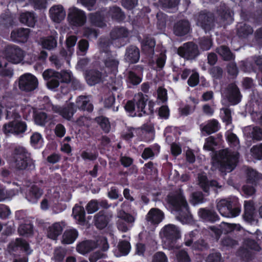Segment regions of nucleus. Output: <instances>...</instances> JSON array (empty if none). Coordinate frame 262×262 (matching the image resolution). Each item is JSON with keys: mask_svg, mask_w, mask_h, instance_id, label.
Listing matches in <instances>:
<instances>
[{"mask_svg": "<svg viewBox=\"0 0 262 262\" xmlns=\"http://www.w3.org/2000/svg\"><path fill=\"white\" fill-rule=\"evenodd\" d=\"M118 248L122 255H126L129 252L131 246L129 242L123 240L119 243Z\"/></svg>", "mask_w": 262, "mask_h": 262, "instance_id": "obj_53", "label": "nucleus"}, {"mask_svg": "<svg viewBox=\"0 0 262 262\" xmlns=\"http://www.w3.org/2000/svg\"><path fill=\"white\" fill-rule=\"evenodd\" d=\"M128 35V30L123 27H115L110 32V37L112 40L127 38Z\"/></svg>", "mask_w": 262, "mask_h": 262, "instance_id": "obj_35", "label": "nucleus"}, {"mask_svg": "<svg viewBox=\"0 0 262 262\" xmlns=\"http://www.w3.org/2000/svg\"><path fill=\"white\" fill-rule=\"evenodd\" d=\"M164 217V213L157 208H151L146 215V220L151 225H157Z\"/></svg>", "mask_w": 262, "mask_h": 262, "instance_id": "obj_20", "label": "nucleus"}, {"mask_svg": "<svg viewBox=\"0 0 262 262\" xmlns=\"http://www.w3.org/2000/svg\"><path fill=\"white\" fill-rule=\"evenodd\" d=\"M199 216L203 220L211 223L219 221L220 217L217 213L211 210L201 208L198 212Z\"/></svg>", "mask_w": 262, "mask_h": 262, "instance_id": "obj_28", "label": "nucleus"}, {"mask_svg": "<svg viewBox=\"0 0 262 262\" xmlns=\"http://www.w3.org/2000/svg\"><path fill=\"white\" fill-rule=\"evenodd\" d=\"M219 171L226 174L227 172H231L236 166L238 161L239 154L224 149L220 150L216 155Z\"/></svg>", "mask_w": 262, "mask_h": 262, "instance_id": "obj_1", "label": "nucleus"}, {"mask_svg": "<svg viewBox=\"0 0 262 262\" xmlns=\"http://www.w3.org/2000/svg\"><path fill=\"white\" fill-rule=\"evenodd\" d=\"M225 94L227 100L232 105H236L241 101L240 91L235 83H231L228 85Z\"/></svg>", "mask_w": 262, "mask_h": 262, "instance_id": "obj_14", "label": "nucleus"}, {"mask_svg": "<svg viewBox=\"0 0 262 262\" xmlns=\"http://www.w3.org/2000/svg\"><path fill=\"white\" fill-rule=\"evenodd\" d=\"M88 83L90 85H94L102 80V73L96 70H90L86 75Z\"/></svg>", "mask_w": 262, "mask_h": 262, "instance_id": "obj_33", "label": "nucleus"}, {"mask_svg": "<svg viewBox=\"0 0 262 262\" xmlns=\"http://www.w3.org/2000/svg\"><path fill=\"white\" fill-rule=\"evenodd\" d=\"M252 157L257 160H262V143L258 145H254L251 148Z\"/></svg>", "mask_w": 262, "mask_h": 262, "instance_id": "obj_56", "label": "nucleus"}, {"mask_svg": "<svg viewBox=\"0 0 262 262\" xmlns=\"http://www.w3.org/2000/svg\"><path fill=\"white\" fill-rule=\"evenodd\" d=\"M75 106L76 111L78 108L81 111H86L89 113L92 112L94 108L93 104L83 96H80L77 98Z\"/></svg>", "mask_w": 262, "mask_h": 262, "instance_id": "obj_29", "label": "nucleus"}, {"mask_svg": "<svg viewBox=\"0 0 262 262\" xmlns=\"http://www.w3.org/2000/svg\"><path fill=\"white\" fill-rule=\"evenodd\" d=\"M157 28L159 30H163L165 29L167 20V15L162 12H159L157 14Z\"/></svg>", "mask_w": 262, "mask_h": 262, "instance_id": "obj_50", "label": "nucleus"}, {"mask_svg": "<svg viewBox=\"0 0 262 262\" xmlns=\"http://www.w3.org/2000/svg\"><path fill=\"white\" fill-rule=\"evenodd\" d=\"M255 207L251 201H245L244 213L243 219L248 223H252L254 222Z\"/></svg>", "mask_w": 262, "mask_h": 262, "instance_id": "obj_25", "label": "nucleus"}, {"mask_svg": "<svg viewBox=\"0 0 262 262\" xmlns=\"http://www.w3.org/2000/svg\"><path fill=\"white\" fill-rule=\"evenodd\" d=\"M94 122L97 124L105 134L110 132L111 125L108 118L103 115L99 116L94 119Z\"/></svg>", "mask_w": 262, "mask_h": 262, "instance_id": "obj_32", "label": "nucleus"}, {"mask_svg": "<svg viewBox=\"0 0 262 262\" xmlns=\"http://www.w3.org/2000/svg\"><path fill=\"white\" fill-rule=\"evenodd\" d=\"M163 242L165 246L169 250L179 249L178 240L181 238V233L179 228L174 225H165L162 229Z\"/></svg>", "mask_w": 262, "mask_h": 262, "instance_id": "obj_3", "label": "nucleus"}, {"mask_svg": "<svg viewBox=\"0 0 262 262\" xmlns=\"http://www.w3.org/2000/svg\"><path fill=\"white\" fill-rule=\"evenodd\" d=\"M125 111L129 114L132 117L138 116L137 112H136L135 102L134 100H128L124 105Z\"/></svg>", "mask_w": 262, "mask_h": 262, "instance_id": "obj_52", "label": "nucleus"}, {"mask_svg": "<svg viewBox=\"0 0 262 262\" xmlns=\"http://www.w3.org/2000/svg\"><path fill=\"white\" fill-rule=\"evenodd\" d=\"M245 246L246 248L257 252H259L261 250V247L257 242L252 238L246 239L245 241Z\"/></svg>", "mask_w": 262, "mask_h": 262, "instance_id": "obj_55", "label": "nucleus"}, {"mask_svg": "<svg viewBox=\"0 0 262 262\" xmlns=\"http://www.w3.org/2000/svg\"><path fill=\"white\" fill-rule=\"evenodd\" d=\"M68 19L71 26L81 27L86 23V16L84 11L74 7L69 10Z\"/></svg>", "mask_w": 262, "mask_h": 262, "instance_id": "obj_9", "label": "nucleus"}, {"mask_svg": "<svg viewBox=\"0 0 262 262\" xmlns=\"http://www.w3.org/2000/svg\"><path fill=\"white\" fill-rule=\"evenodd\" d=\"M15 219L19 221V223L21 224L24 222H28L29 218L28 217L26 211L24 210H18L15 212Z\"/></svg>", "mask_w": 262, "mask_h": 262, "instance_id": "obj_62", "label": "nucleus"}, {"mask_svg": "<svg viewBox=\"0 0 262 262\" xmlns=\"http://www.w3.org/2000/svg\"><path fill=\"white\" fill-rule=\"evenodd\" d=\"M199 184L204 192H209V180L206 176L202 175L199 177Z\"/></svg>", "mask_w": 262, "mask_h": 262, "instance_id": "obj_59", "label": "nucleus"}, {"mask_svg": "<svg viewBox=\"0 0 262 262\" xmlns=\"http://www.w3.org/2000/svg\"><path fill=\"white\" fill-rule=\"evenodd\" d=\"M99 33L98 29L90 27H85L83 28L82 35L88 39L97 38Z\"/></svg>", "mask_w": 262, "mask_h": 262, "instance_id": "obj_48", "label": "nucleus"}, {"mask_svg": "<svg viewBox=\"0 0 262 262\" xmlns=\"http://www.w3.org/2000/svg\"><path fill=\"white\" fill-rule=\"evenodd\" d=\"M98 248L103 251L108 250L109 244L106 237H103L96 241L92 239L84 240L77 245L76 250L79 253L85 255Z\"/></svg>", "mask_w": 262, "mask_h": 262, "instance_id": "obj_4", "label": "nucleus"}, {"mask_svg": "<svg viewBox=\"0 0 262 262\" xmlns=\"http://www.w3.org/2000/svg\"><path fill=\"white\" fill-rule=\"evenodd\" d=\"M168 203L178 212V217L181 220L188 219L190 211L186 200L181 191L167 196Z\"/></svg>", "mask_w": 262, "mask_h": 262, "instance_id": "obj_2", "label": "nucleus"}, {"mask_svg": "<svg viewBox=\"0 0 262 262\" xmlns=\"http://www.w3.org/2000/svg\"><path fill=\"white\" fill-rule=\"evenodd\" d=\"M178 54L187 60H193L200 54L198 46L192 41L184 43L178 50Z\"/></svg>", "mask_w": 262, "mask_h": 262, "instance_id": "obj_8", "label": "nucleus"}, {"mask_svg": "<svg viewBox=\"0 0 262 262\" xmlns=\"http://www.w3.org/2000/svg\"><path fill=\"white\" fill-rule=\"evenodd\" d=\"M60 116L67 120H71L76 112V107L73 102H70L61 110Z\"/></svg>", "mask_w": 262, "mask_h": 262, "instance_id": "obj_37", "label": "nucleus"}, {"mask_svg": "<svg viewBox=\"0 0 262 262\" xmlns=\"http://www.w3.org/2000/svg\"><path fill=\"white\" fill-rule=\"evenodd\" d=\"M18 88L21 92H30L33 91V74L25 73L18 79Z\"/></svg>", "mask_w": 262, "mask_h": 262, "instance_id": "obj_17", "label": "nucleus"}, {"mask_svg": "<svg viewBox=\"0 0 262 262\" xmlns=\"http://www.w3.org/2000/svg\"><path fill=\"white\" fill-rule=\"evenodd\" d=\"M206 262H223V260L220 252H214L208 255Z\"/></svg>", "mask_w": 262, "mask_h": 262, "instance_id": "obj_64", "label": "nucleus"}, {"mask_svg": "<svg viewBox=\"0 0 262 262\" xmlns=\"http://www.w3.org/2000/svg\"><path fill=\"white\" fill-rule=\"evenodd\" d=\"M51 19L55 23H59L64 19L66 11L61 5H55L49 10Z\"/></svg>", "mask_w": 262, "mask_h": 262, "instance_id": "obj_21", "label": "nucleus"}, {"mask_svg": "<svg viewBox=\"0 0 262 262\" xmlns=\"http://www.w3.org/2000/svg\"><path fill=\"white\" fill-rule=\"evenodd\" d=\"M190 29V24L188 20L182 19L177 22L173 27V32L178 36L187 34Z\"/></svg>", "mask_w": 262, "mask_h": 262, "instance_id": "obj_22", "label": "nucleus"}, {"mask_svg": "<svg viewBox=\"0 0 262 262\" xmlns=\"http://www.w3.org/2000/svg\"><path fill=\"white\" fill-rule=\"evenodd\" d=\"M217 52L225 61H231L235 58L234 54L226 46H220L217 49Z\"/></svg>", "mask_w": 262, "mask_h": 262, "instance_id": "obj_40", "label": "nucleus"}, {"mask_svg": "<svg viewBox=\"0 0 262 262\" xmlns=\"http://www.w3.org/2000/svg\"><path fill=\"white\" fill-rule=\"evenodd\" d=\"M247 182L254 186L262 185V174L253 169H249L247 172Z\"/></svg>", "mask_w": 262, "mask_h": 262, "instance_id": "obj_30", "label": "nucleus"}, {"mask_svg": "<svg viewBox=\"0 0 262 262\" xmlns=\"http://www.w3.org/2000/svg\"><path fill=\"white\" fill-rule=\"evenodd\" d=\"M216 145L217 143L215 141V138L213 136H210L205 139L204 149L207 151H213L214 149V146Z\"/></svg>", "mask_w": 262, "mask_h": 262, "instance_id": "obj_58", "label": "nucleus"}, {"mask_svg": "<svg viewBox=\"0 0 262 262\" xmlns=\"http://www.w3.org/2000/svg\"><path fill=\"white\" fill-rule=\"evenodd\" d=\"M89 20L91 25L95 27L103 28L106 26L104 15L101 11L90 13Z\"/></svg>", "mask_w": 262, "mask_h": 262, "instance_id": "obj_23", "label": "nucleus"}, {"mask_svg": "<svg viewBox=\"0 0 262 262\" xmlns=\"http://www.w3.org/2000/svg\"><path fill=\"white\" fill-rule=\"evenodd\" d=\"M30 29L20 28L15 29L12 31L10 37L14 42L25 43L29 38Z\"/></svg>", "mask_w": 262, "mask_h": 262, "instance_id": "obj_18", "label": "nucleus"}, {"mask_svg": "<svg viewBox=\"0 0 262 262\" xmlns=\"http://www.w3.org/2000/svg\"><path fill=\"white\" fill-rule=\"evenodd\" d=\"M199 184L204 192H209V180L206 176L202 175L199 177Z\"/></svg>", "mask_w": 262, "mask_h": 262, "instance_id": "obj_60", "label": "nucleus"}, {"mask_svg": "<svg viewBox=\"0 0 262 262\" xmlns=\"http://www.w3.org/2000/svg\"><path fill=\"white\" fill-rule=\"evenodd\" d=\"M74 218L78 221V224L84 225L85 220V211L83 207L76 205L73 208Z\"/></svg>", "mask_w": 262, "mask_h": 262, "instance_id": "obj_36", "label": "nucleus"}, {"mask_svg": "<svg viewBox=\"0 0 262 262\" xmlns=\"http://www.w3.org/2000/svg\"><path fill=\"white\" fill-rule=\"evenodd\" d=\"M200 82V75L196 71H192V73L190 75L188 80V85L192 88L196 86Z\"/></svg>", "mask_w": 262, "mask_h": 262, "instance_id": "obj_51", "label": "nucleus"}, {"mask_svg": "<svg viewBox=\"0 0 262 262\" xmlns=\"http://www.w3.org/2000/svg\"><path fill=\"white\" fill-rule=\"evenodd\" d=\"M200 127L201 131L208 135L217 132L220 128L219 121L215 119L208 120L205 125L201 124Z\"/></svg>", "mask_w": 262, "mask_h": 262, "instance_id": "obj_27", "label": "nucleus"}, {"mask_svg": "<svg viewBox=\"0 0 262 262\" xmlns=\"http://www.w3.org/2000/svg\"><path fill=\"white\" fill-rule=\"evenodd\" d=\"M11 160L17 169H26L29 164V154L23 147H15L12 153Z\"/></svg>", "mask_w": 262, "mask_h": 262, "instance_id": "obj_7", "label": "nucleus"}, {"mask_svg": "<svg viewBox=\"0 0 262 262\" xmlns=\"http://www.w3.org/2000/svg\"><path fill=\"white\" fill-rule=\"evenodd\" d=\"M86 210L89 214H92L99 209V204L98 200H91L86 206Z\"/></svg>", "mask_w": 262, "mask_h": 262, "instance_id": "obj_61", "label": "nucleus"}, {"mask_svg": "<svg viewBox=\"0 0 262 262\" xmlns=\"http://www.w3.org/2000/svg\"><path fill=\"white\" fill-rule=\"evenodd\" d=\"M47 114L45 112L36 114V108L34 107V121L36 124L43 126L48 122Z\"/></svg>", "mask_w": 262, "mask_h": 262, "instance_id": "obj_45", "label": "nucleus"}, {"mask_svg": "<svg viewBox=\"0 0 262 262\" xmlns=\"http://www.w3.org/2000/svg\"><path fill=\"white\" fill-rule=\"evenodd\" d=\"M18 232L20 235L28 236L33 233V224L30 221L20 224Z\"/></svg>", "mask_w": 262, "mask_h": 262, "instance_id": "obj_42", "label": "nucleus"}, {"mask_svg": "<svg viewBox=\"0 0 262 262\" xmlns=\"http://www.w3.org/2000/svg\"><path fill=\"white\" fill-rule=\"evenodd\" d=\"M216 13L224 23L229 25L232 23L233 13L226 4H220L217 8Z\"/></svg>", "mask_w": 262, "mask_h": 262, "instance_id": "obj_16", "label": "nucleus"}, {"mask_svg": "<svg viewBox=\"0 0 262 262\" xmlns=\"http://www.w3.org/2000/svg\"><path fill=\"white\" fill-rule=\"evenodd\" d=\"M199 43L203 51H208L212 46L213 40L208 36H204L200 38Z\"/></svg>", "mask_w": 262, "mask_h": 262, "instance_id": "obj_49", "label": "nucleus"}, {"mask_svg": "<svg viewBox=\"0 0 262 262\" xmlns=\"http://www.w3.org/2000/svg\"><path fill=\"white\" fill-rule=\"evenodd\" d=\"M142 79V76L138 75L134 71H129L128 72L126 81L128 84L137 85L141 83Z\"/></svg>", "mask_w": 262, "mask_h": 262, "instance_id": "obj_43", "label": "nucleus"}, {"mask_svg": "<svg viewBox=\"0 0 262 262\" xmlns=\"http://www.w3.org/2000/svg\"><path fill=\"white\" fill-rule=\"evenodd\" d=\"M13 17L8 14H2L0 16V25L5 28H9L14 25Z\"/></svg>", "mask_w": 262, "mask_h": 262, "instance_id": "obj_46", "label": "nucleus"}, {"mask_svg": "<svg viewBox=\"0 0 262 262\" xmlns=\"http://www.w3.org/2000/svg\"><path fill=\"white\" fill-rule=\"evenodd\" d=\"M146 97V95H144L142 93H140L134 98L137 109V113H138V116L139 117L148 115V113L146 112L145 108L148 100Z\"/></svg>", "mask_w": 262, "mask_h": 262, "instance_id": "obj_19", "label": "nucleus"}, {"mask_svg": "<svg viewBox=\"0 0 262 262\" xmlns=\"http://www.w3.org/2000/svg\"><path fill=\"white\" fill-rule=\"evenodd\" d=\"M140 50L135 46L130 45L126 49L125 59L129 63H135L140 59Z\"/></svg>", "mask_w": 262, "mask_h": 262, "instance_id": "obj_24", "label": "nucleus"}, {"mask_svg": "<svg viewBox=\"0 0 262 262\" xmlns=\"http://www.w3.org/2000/svg\"><path fill=\"white\" fill-rule=\"evenodd\" d=\"M26 128L27 125L25 122L22 121L17 122L14 120L4 124L3 127V131L6 135L9 134L19 135L24 133Z\"/></svg>", "mask_w": 262, "mask_h": 262, "instance_id": "obj_12", "label": "nucleus"}, {"mask_svg": "<svg viewBox=\"0 0 262 262\" xmlns=\"http://www.w3.org/2000/svg\"><path fill=\"white\" fill-rule=\"evenodd\" d=\"M98 157V153L97 151L93 153L83 150L81 154V157L84 160L95 161L97 159Z\"/></svg>", "mask_w": 262, "mask_h": 262, "instance_id": "obj_63", "label": "nucleus"}, {"mask_svg": "<svg viewBox=\"0 0 262 262\" xmlns=\"http://www.w3.org/2000/svg\"><path fill=\"white\" fill-rule=\"evenodd\" d=\"M61 224L63 225H61L60 223H55L49 227L48 230V236L49 238L55 240L61 234L63 231L64 223L61 222Z\"/></svg>", "mask_w": 262, "mask_h": 262, "instance_id": "obj_34", "label": "nucleus"}, {"mask_svg": "<svg viewBox=\"0 0 262 262\" xmlns=\"http://www.w3.org/2000/svg\"><path fill=\"white\" fill-rule=\"evenodd\" d=\"M29 248V245L25 240L21 238H16L12 245L11 251H16L20 250L24 252H27Z\"/></svg>", "mask_w": 262, "mask_h": 262, "instance_id": "obj_41", "label": "nucleus"}, {"mask_svg": "<svg viewBox=\"0 0 262 262\" xmlns=\"http://www.w3.org/2000/svg\"><path fill=\"white\" fill-rule=\"evenodd\" d=\"M216 207L224 216L235 217L239 215L241 208L236 199H222L217 202Z\"/></svg>", "mask_w": 262, "mask_h": 262, "instance_id": "obj_5", "label": "nucleus"}, {"mask_svg": "<svg viewBox=\"0 0 262 262\" xmlns=\"http://www.w3.org/2000/svg\"><path fill=\"white\" fill-rule=\"evenodd\" d=\"M4 54L7 61L14 64L20 62L24 58V51L14 45L7 46L5 48Z\"/></svg>", "mask_w": 262, "mask_h": 262, "instance_id": "obj_10", "label": "nucleus"}, {"mask_svg": "<svg viewBox=\"0 0 262 262\" xmlns=\"http://www.w3.org/2000/svg\"><path fill=\"white\" fill-rule=\"evenodd\" d=\"M104 64V70L107 74H113L116 76L118 72V67L119 63V60L114 56L111 52L106 53L105 57L102 60Z\"/></svg>", "mask_w": 262, "mask_h": 262, "instance_id": "obj_11", "label": "nucleus"}, {"mask_svg": "<svg viewBox=\"0 0 262 262\" xmlns=\"http://www.w3.org/2000/svg\"><path fill=\"white\" fill-rule=\"evenodd\" d=\"M112 217V215L106 211L101 210L94 216V225L97 229H103L107 227Z\"/></svg>", "mask_w": 262, "mask_h": 262, "instance_id": "obj_15", "label": "nucleus"}, {"mask_svg": "<svg viewBox=\"0 0 262 262\" xmlns=\"http://www.w3.org/2000/svg\"><path fill=\"white\" fill-rule=\"evenodd\" d=\"M42 76L47 81V85L49 89L53 90L57 88L59 85L60 80L59 76L61 77L60 73L52 69L45 70Z\"/></svg>", "mask_w": 262, "mask_h": 262, "instance_id": "obj_13", "label": "nucleus"}, {"mask_svg": "<svg viewBox=\"0 0 262 262\" xmlns=\"http://www.w3.org/2000/svg\"><path fill=\"white\" fill-rule=\"evenodd\" d=\"M196 25L205 32H209L215 27L214 14L207 10H201L194 15Z\"/></svg>", "mask_w": 262, "mask_h": 262, "instance_id": "obj_6", "label": "nucleus"}, {"mask_svg": "<svg viewBox=\"0 0 262 262\" xmlns=\"http://www.w3.org/2000/svg\"><path fill=\"white\" fill-rule=\"evenodd\" d=\"M107 14L113 20L118 22L122 21L125 18L124 12L119 7L116 6L110 7Z\"/></svg>", "mask_w": 262, "mask_h": 262, "instance_id": "obj_31", "label": "nucleus"}, {"mask_svg": "<svg viewBox=\"0 0 262 262\" xmlns=\"http://www.w3.org/2000/svg\"><path fill=\"white\" fill-rule=\"evenodd\" d=\"M237 255L241 257V258L245 261L249 262L254 258V254L248 248L244 247H240L237 252Z\"/></svg>", "mask_w": 262, "mask_h": 262, "instance_id": "obj_39", "label": "nucleus"}, {"mask_svg": "<svg viewBox=\"0 0 262 262\" xmlns=\"http://www.w3.org/2000/svg\"><path fill=\"white\" fill-rule=\"evenodd\" d=\"M19 21L30 27H33V12H26L20 14Z\"/></svg>", "mask_w": 262, "mask_h": 262, "instance_id": "obj_47", "label": "nucleus"}, {"mask_svg": "<svg viewBox=\"0 0 262 262\" xmlns=\"http://www.w3.org/2000/svg\"><path fill=\"white\" fill-rule=\"evenodd\" d=\"M58 34L56 31L50 36L41 38V46L43 48L51 50L56 47L57 45Z\"/></svg>", "mask_w": 262, "mask_h": 262, "instance_id": "obj_26", "label": "nucleus"}, {"mask_svg": "<svg viewBox=\"0 0 262 262\" xmlns=\"http://www.w3.org/2000/svg\"><path fill=\"white\" fill-rule=\"evenodd\" d=\"M104 252L100 249V250H97L91 253L89 257V261L90 262H97L100 259L105 258L107 257V255L104 253Z\"/></svg>", "mask_w": 262, "mask_h": 262, "instance_id": "obj_54", "label": "nucleus"}, {"mask_svg": "<svg viewBox=\"0 0 262 262\" xmlns=\"http://www.w3.org/2000/svg\"><path fill=\"white\" fill-rule=\"evenodd\" d=\"M78 236V232L75 229L66 230L62 235V242L64 244L73 243Z\"/></svg>", "mask_w": 262, "mask_h": 262, "instance_id": "obj_38", "label": "nucleus"}, {"mask_svg": "<svg viewBox=\"0 0 262 262\" xmlns=\"http://www.w3.org/2000/svg\"><path fill=\"white\" fill-rule=\"evenodd\" d=\"M252 27L245 23L241 24L237 30V35L241 37H246L253 33Z\"/></svg>", "mask_w": 262, "mask_h": 262, "instance_id": "obj_44", "label": "nucleus"}, {"mask_svg": "<svg viewBox=\"0 0 262 262\" xmlns=\"http://www.w3.org/2000/svg\"><path fill=\"white\" fill-rule=\"evenodd\" d=\"M176 259L178 262H190V258L185 250H180L176 254Z\"/></svg>", "mask_w": 262, "mask_h": 262, "instance_id": "obj_57", "label": "nucleus"}]
</instances>
